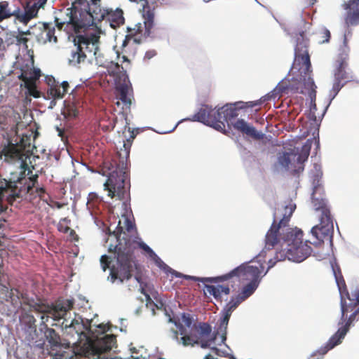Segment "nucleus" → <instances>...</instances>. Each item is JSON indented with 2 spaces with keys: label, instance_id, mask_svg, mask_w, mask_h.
I'll use <instances>...</instances> for the list:
<instances>
[{
  "label": "nucleus",
  "instance_id": "1",
  "mask_svg": "<svg viewBox=\"0 0 359 359\" xmlns=\"http://www.w3.org/2000/svg\"><path fill=\"white\" fill-rule=\"evenodd\" d=\"M323 189L316 185L312 193V204L318 214L319 224L311 231L313 241L303 240V231L298 228L289 226L290 218L296 208V205L290 202L287 205L278 208L273 214V221L265 236V249L271 250L280 245L284 247L283 251L277 252L274 257L269 261V269L273 267L278 261L287 258L294 262H302L308 258L312 248L309 243L318 246L323 243L327 237H332L334 232L333 217L325 198L321 196Z\"/></svg>",
  "mask_w": 359,
  "mask_h": 359
},
{
  "label": "nucleus",
  "instance_id": "2",
  "mask_svg": "<svg viewBox=\"0 0 359 359\" xmlns=\"http://www.w3.org/2000/svg\"><path fill=\"white\" fill-rule=\"evenodd\" d=\"M90 6L87 0H74L71 8H67L66 18L60 21L55 18V26L67 33L79 34L94 25L95 21L105 20L111 27L116 29L124 23L123 12L120 8H101L97 3L100 0H91Z\"/></svg>",
  "mask_w": 359,
  "mask_h": 359
},
{
  "label": "nucleus",
  "instance_id": "3",
  "mask_svg": "<svg viewBox=\"0 0 359 359\" xmlns=\"http://www.w3.org/2000/svg\"><path fill=\"white\" fill-rule=\"evenodd\" d=\"M124 217V226H121L119 220L113 235L116 237L118 243L116 245H110L109 251H114L116 262L110 269L111 281L114 283L118 280L120 283L130 279L133 273L140 270V265L135 256V247L131 237L136 233L135 224L126 215Z\"/></svg>",
  "mask_w": 359,
  "mask_h": 359
},
{
  "label": "nucleus",
  "instance_id": "4",
  "mask_svg": "<svg viewBox=\"0 0 359 359\" xmlns=\"http://www.w3.org/2000/svg\"><path fill=\"white\" fill-rule=\"evenodd\" d=\"M5 290L8 293L6 301L11 302L15 307L21 308L23 311L27 309L23 306H28V311H34L42 313L41 316V324L45 325L49 318L54 320H58L65 317L67 313L72 310L74 306V301L73 299L59 300L55 304H48L40 301L36 302L34 299H29L26 293L20 292L18 289L8 288L4 286Z\"/></svg>",
  "mask_w": 359,
  "mask_h": 359
},
{
  "label": "nucleus",
  "instance_id": "5",
  "mask_svg": "<svg viewBox=\"0 0 359 359\" xmlns=\"http://www.w3.org/2000/svg\"><path fill=\"white\" fill-rule=\"evenodd\" d=\"M290 71L295 76L294 80L303 86L294 87L292 85L291 88L300 93H304V88L311 90L310 96L312 98L313 94L315 97L316 91L314 88H316V86L311 76L312 70L310 56L308 53V42L304 39L302 34H300V38L297 39L294 49V60Z\"/></svg>",
  "mask_w": 359,
  "mask_h": 359
},
{
  "label": "nucleus",
  "instance_id": "6",
  "mask_svg": "<svg viewBox=\"0 0 359 359\" xmlns=\"http://www.w3.org/2000/svg\"><path fill=\"white\" fill-rule=\"evenodd\" d=\"M192 324V318L189 313H183L178 319V323L175 325L179 329V332L182 337L180 339V343L184 346H194L198 344L203 348H209L215 341L216 336H212L211 326L205 323H201L198 325H194L189 334H187V330L184 327H191Z\"/></svg>",
  "mask_w": 359,
  "mask_h": 359
},
{
  "label": "nucleus",
  "instance_id": "7",
  "mask_svg": "<svg viewBox=\"0 0 359 359\" xmlns=\"http://www.w3.org/2000/svg\"><path fill=\"white\" fill-rule=\"evenodd\" d=\"M236 104H226L217 110L211 106L203 104L198 111L189 120L198 121L210 126L218 131H222L225 130V123L238 115Z\"/></svg>",
  "mask_w": 359,
  "mask_h": 359
},
{
  "label": "nucleus",
  "instance_id": "8",
  "mask_svg": "<svg viewBox=\"0 0 359 359\" xmlns=\"http://www.w3.org/2000/svg\"><path fill=\"white\" fill-rule=\"evenodd\" d=\"M75 50L72 51L69 64L74 66L84 63L100 55V36L95 33L77 34L74 38Z\"/></svg>",
  "mask_w": 359,
  "mask_h": 359
},
{
  "label": "nucleus",
  "instance_id": "9",
  "mask_svg": "<svg viewBox=\"0 0 359 359\" xmlns=\"http://www.w3.org/2000/svg\"><path fill=\"white\" fill-rule=\"evenodd\" d=\"M262 266H253L248 264H241L233 269L229 273L223 276L214 278H196L190 276H184L187 280H198L202 283H218L229 280L234 277H237L239 280H250L259 283V277L262 273Z\"/></svg>",
  "mask_w": 359,
  "mask_h": 359
},
{
  "label": "nucleus",
  "instance_id": "10",
  "mask_svg": "<svg viewBox=\"0 0 359 359\" xmlns=\"http://www.w3.org/2000/svg\"><path fill=\"white\" fill-rule=\"evenodd\" d=\"M351 312L352 313L348 318H347L348 313H346L345 319L342 320L341 318V323L343 324L345 323L344 325L339 328L337 332L330 338L324 346L320 347L318 350L311 355V359H322L323 355H325L328 351L341 344L342 339L349 330L351 325L354 321L357 320L356 316L359 315V306L354 308Z\"/></svg>",
  "mask_w": 359,
  "mask_h": 359
},
{
  "label": "nucleus",
  "instance_id": "11",
  "mask_svg": "<svg viewBox=\"0 0 359 359\" xmlns=\"http://www.w3.org/2000/svg\"><path fill=\"white\" fill-rule=\"evenodd\" d=\"M128 174L122 161V166L119 165L111 172L106 182L104 184V189L108 191V196L111 198L117 196L120 200L123 199L126 194V180Z\"/></svg>",
  "mask_w": 359,
  "mask_h": 359
},
{
  "label": "nucleus",
  "instance_id": "12",
  "mask_svg": "<svg viewBox=\"0 0 359 359\" xmlns=\"http://www.w3.org/2000/svg\"><path fill=\"white\" fill-rule=\"evenodd\" d=\"M332 269L341 296V319L344 320L346 313L359 305V289L352 294L353 298H351L339 267H333Z\"/></svg>",
  "mask_w": 359,
  "mask_h": 359
},
{
  "label": "nucleus",
  "instance_id": "13",
  "mask_svg": "<svg viewBox=\"0 0 359 359\" xmlns=\"http://www.w3.org/2000/svg\"><path fill=\"white\" fill-rule=\"evenodd\" d=\"M348 56L347 54H341L335 62L334 82L331 90L332 99L347 82L352 81L353 79V76L346 71L348 65Z\"/></svg>",
  "mask_w": 359,
  "mask_h": 359
},
{
  "label": "nucleus",
  "instance_id": "14",
  "mask_svg": "<svg viewBox=\"0 0 359 359\" xmlns=\"http://www.w3.org/2000/svg\"><path fill=\"white\" fill-rule=\"evenodd\" d=\"M309 154L310 147L304 145L299 154L293 151L283 153L278 157V162L286 170H291L295 174L299 173L303 171V164L307 161Z\"/></svg>",
  "mask_w": 359,
  "mask_h": 359
},
{
  "label": "nucleus",
  "instance_id": "15",
  "mask_svg": "<svg viewBox=\"0 0 359 359\" xmlns=\"http://www.w3.org/2000/svg\"><path fill=\"white\" fill-rule=\"evenodd\" d=\"M126 79H128L127 76H126L123 83L116 86V99L117 100L115 104L121 109L122 112L130 111L132 98L133 97L131 84L128 81H126Z\"/></svg>",
  "mask_w": 359,
  "mask_h": 359
},
{
  "label": "nucleus",
  "instance_id": "16",
  "mask_svg": "<svg viewBox=\"0 0 359 359\" xmlns=\"http://www.w3.org/2000/svg\"><path fill=\"white\" fill-rule=\"evenodd\" d=\"M55 27L50 22H38L33 29V34L35 35L39 43L45 44L47 42L56 43L57 38L55 35Z\"/></svg>",
  "mask_w": 359,
  "mask_h": 359
},
{
  "label": "nucleus",
  "instance_id": "17",
  "mask_svg": "<svg viewBox=\"0 0 359 359\" xmlns=\"http://www.w3.org/2000/svg\"><path fill=\"white\" fill-rule=\"evenodd\" d=\"M46 83L48 86L47 93L49 97L53 100L63 98L68 92V89L69 88V85L67 81H62L60 83L58 81H55V78L53 76L47 77Z\"/></svg>",
  "mask_w": 359,
  "mask_h": 359
},
{
  "label": "nucleus",
  "instance_id": "18",
  "mask_svg": "<svg viewBox=\"0 0 359 359\" xmlns=\"http://www.w3.org/2000/svg\"><path fill=\"white\" fill-rule=\"evenodd\" d=\"M342 7L346 11L344 22L347 27L359 25V0H348L344 2Z\"/></svg>",
  "mask_w": 359,
  "mask_h": 359
},
{
  "label": "nucleus",
  "instance_id": "19",
  "mask_svg": "<svg viewBox=\"0 0 359 359\" xmlns=\"http://www.w3.org/2000/svg\"><path fill=\"white\" fill-rule=\"evenodd\" d=\"M141 43V40L137 36L126 35L121 46L123 62L130 63L128 57H134L137 52V46Z\"/></svg>",
  "mask_w": 359,
  "mask_h": 359
},
{
  "label": "nucleus",
  "instance_id": "20",
  "mask_svg": "<svg viewBox=\"0 0 359 359\" xmlns=\"http://www.w3.org/2000/svg\"><path fill=\"white\" fill-rule=\"evenodd\" d=\"M20 70L21 73L18 76V79L24 83L29 81L39 80L41 75V70L34 67L33 58L22 64L20 67Z\"/></svg>",
  "mask_w": 359,
  "mask_h": 359
},
{
  "label": "nucleus",
  "instance_id": "21",
  "mask_svg": "<svg viewBox=\"0 0 359 359\" xmlns=\"http://www.w3.org/2000/svg\"><path fill=\"white\" fill-rule=\"evenodd\" d=\"M40 8H41V4L39 3H34L31 6L27 4L25 8L24 12H22L20 8L17 7L15 8V13H17L15 19L27 25L32 19L37 16Z\"/></svg>",
  "mask_w": 359,
  "mask_h": 359
},
{
  "label": "nucleus",
  "instance_id": "22",
  "mask_svg": "<svg viewBox=\"0 0 359 359\" xmlns=\"http://www.w3.org/2000/svg\"><path fill=\"white\" fill-rule=\"evenodd\" d=\"M231 124L236 130L243 135H246L255 140H259L262 137V135L256 130L255 128L248 123L244 119L238 118L233 123H231Z\"/></svg>",
  "mask_w": 359,
  "mask_h": 359
},
{
  "label": "nucleus",
  "instance_id": "23",
  "mask_svg": "<svg viewBox=\"0 0 359 359\" xmlns=\"http://www.w3.org/2000/svg\"><path fill=\"white\" fill-rule=\"evenodd\" d=\"M144 29H145V25L144 26ZM152 30L154 31V36H152V35L149 36L150 37H152V38H156V37L160 36L161 32L163 31L161 28L156 27L154 22V28ZM143 31L144 30H143V27H142V24L137 23L135 25V27L133 28L128 29V33L127 35H132L134 36H137V38H140V39L141 40V42H142V39H143V36L144 37L149 36L146 34V29H144V33H143Z\"/></svg>",
  "mask_w": 359,
  "mask_h": 359
},
{
  "label": "nucleus",
  "instance_id": "24",
  "mask_svg": "<svg viewBox=\"0 0 359 359\" xmlns=\"http://www.w3.org/2000/svg\"><path fill=\"white\" fill-rule=\"evenodd\" d=\"M206 292L212 295L215 299L222 302V294L226 295L230 293V288L229 285H205Z\"/></svg>",
  "mask_w": 359,
  "mask_h": 359
},
{
  "label": "nucleus",
  "instance_id": "25",
  "mask_svg": "<svg viewBox=\"0 0 359 359\" xmlns=\"http://www.w3.org/2000/svg\"><path fill=\"white\" fill-rule=\"evenodd\" d=\"M80 320L81 322H79V319H74L70 325V327L73 328L79 335L83 334L84 331L90 330V322L86 320L84 323L81 318Z\"/></svg>",
  "mask_w": 359,
  "mask_h": 359
},
{
  "label": "nucleus",
  "instance_id": "26",
  "mask_svg": "<svg viewBox=\"0 0 359 359\" xmlns=\"http://www.w3.org/2000/svg\"><path fill=\"white\" fill-rule=\"evenodd\" d=\"M16 14L15 9H11L9 7L8 1H0V22L13 16L15 18Z\"/></svg>",
  "mask_w": 359,
  "mask_h": 359
},
{
  "label": "nucleus",
  "instance_id": "27",
  "mask_svg": "<svg viewBox=\"0 0 359 359\" xmlns=\"http://www.w3.org/2000/svg\"><path fill=\"white\" fill-rule=\"evenodd\" d=\"M3 153L6 157L11 159H20L22 155V149L13 144L6 147L3 150Z\"/></svg>",
  "mask_w": 359,
  "mask_h": 359
},
{
  "label": "nucleus",
  "instance_id": "28",
  "mask_svg": "<svg viewBox=\"0 0 359 359\" xmlns=\"http://www.w3.org/2000/svg\"><path fill=\"white\" fill-rule=\"evenodd\" d=\"M45 336L51 346H60L61 345L60 335L54 329L48 327L47 325H46Z\"/></svg>",
  "mask_w": 359,
  "mask_h": 359
},
{
  "label": "nucleus",
  "instance_id": "29",
  "mask_svg": "<svg viewBox=\"0 0 359 359\" xmlns=\"http://www.w3.org/2000/svg\"><path fill=\"white\" fill-rule=\"evenodd\" d=\"M222 318L219 325V330L222 332V341L224 342L226 339V330L231 313L223 309L222 311Z\"/></svg>",
  "mask_w": 359,
  "mask_h": 359
},
{
  "label": "nucleus",
  "instance_id": "30",
  "mask_svg": "<svg viewBox=\"0 0 359 359\" xmlns=\"http://www.w3.org/2000/svg\"><path fill=\"white\" fill-rule=\"evenodd\" d=\"M258 285L259 283H256L255 281L250 282L243 287L241 293L238 295L241 297V300L245 301L254 293L257 288Z\"/></svg>",
  "mask_w": 359,
  "mask_h": 359
},
{
  "label": "nucleus",
  "instance_id": "31",
  "mask_svg": "<svg viewBox=\"0 0 359 359\" xmlns=\"http://www.w3.org/2000/svg\"><path fill=\"white\" fill-rule=\"evenodd\" d=\"M101 202L102 199L97 196V194L96 193L91 192L88 194L86 205L89 210L94 212L98 208V205Z\"/></svg>",
  "mask_w": 359,
  "mask_h": 359
},
{
  "label": "nucleus",
  "instance_id": "32",
  "mask_svg": "<svg viewBox=\"0 0 359 359\" xmlns=\"http://www.w3.org/2000/svg\"><path fill=\"white\" fill-rule=\"evenodd\" d=\"M37 80L29 81L28 82L24 83L25 88L27 90L28 94L35 98L41 97V92L37 90L36 82Z\"/></svg>",
  "mask_w": 359,
  "mask_h": 359
},
{
  "label": "nucleus",
  "instance_id": "33",
  "mask_svg": "<svg viewBox=\"0 0 359 359\" xmlns=\"http://www.w3.org/2000/svg\"><path fill=\"white\" fill-rule=\"evenodd\" d=\"M243 302V300H241V297L238 295L232 297L231 300L226 304L224 309L232 313V312Z\"/></svg>",
  "mask_w": 359,
  "mask_h": 359
},
{
  "label": "nucleus",
  "instance_id": "34",
  "mask_svg": "<svg viewBox=\"0 0 359 359\" xmlns=\"http://www.w3.org/2000/svg\"><path fill=\"white\" fill-rule=\"evenodd\" d=\"M105 67L109 74L114 76H116L121 72V69H123V67H121L117 62H108Z\"/></svg>",
  "mask_w": 359,
  "mask_h": 359
},
{
  "label": "nucleus",
  "instance_id": "35",
  "mask_svg": "<svg viewBox=\"0 0 359 359\" xmlns=\"http://www.w3.org/2000/svg\"><path fill=\"white\" fill-rule=\"evenodd\" d=\"M158 267L165 272L171 271L172 269L168 266L156 253L151 257Z\"/></svg>",
  "mask_w": 359,
  "mask_h": 359
},
{
  "label": "nucleus",
  "instance_id": "36",
  "mask_svg": "<svg viewBox=\"0 0 359 359\" xmlns=\"http://www.w3.org/2000/svg\"><path fill=\"white\" fill-rule=\"evenodd\" d=\"M70 223V219L65 217L62 219L57 224V230L62 233H67L70 230L68 224Z\"/></svg>",
  "mask_w": 359,
  "mask_h": 359
},
{
  "label": "nucleus",
  "instance_id": "37",
  "mask_svg": "<svg viewBox=\"0 0 359 359\" xmlns=\"http://www.w3.org/2000/svg\"><path fill=\"white\" fill-rule=\"evenodd\" d=\"M56 359H78V355L72 350L63 351L56 355Z\"/></svg>",
  "mask_w": 359,
  "mask_h": 359
},
{
  "label": "nucleus",
  "instance_id": "38",
  "mask_svg": "<svg viewBox=\"0 0 359 359\" xmlns=\"http://www.w3.org/2000/svg\"><path fill=\"white\" fill-rule=\"evenodd\" d=\"M15 38L16 40V45L22 46L26 49L28 48L27 43L29 42V39L27 36H23L18 32V34L15 36Z\"/></svg>",
  "mask_w": 359,
  "mask_h": 359
},
{
  "label": "nucleus",
  "instance_id": "39",
  "mask_svg": "<svg viewBox=\"0 0 359 359\" xmlns=\"http://www.w3.org/2000/svg\"><path fill=\"white\" fill-rule=\"evenodd\" d=\"M131 144L129 140H127L126 142H124L123 144V148L124 149H121L120 152H118L119 156L123 155V156L127 158L129 157L130 154V149Z\"/></svg>",
  "mask_w": 359,
  "mask_h": 359
},
{
  "label": "nucleus",
  "instance_id": "40",
  "mask_svg": "<svg viewBox=\"0 0 359 359\" xmlns=\"http://www.w3.org/2000/svg\"><path fill=\"white\" fill-rule=\"evenodd\" d=\"M320 38H321V42L322 43H327L329 42L331 34L328 29H323L320 33Z\"/></svg>",
  "mask_w": 359,
  "mask_h": 359
},
{
  "label": "nucleus",
  "instance_id": "41",
  "mask_svg": "<svg viewBox=\"0 0 359 359\" xmlns=\"http://www.w3.org/2000/svg\"><path fill=\"white\" fill-rule=\"evenodd\" d=\"M139 246L140 248H142L144 251H145L148 254V255L150 258L155 254V252L153 251V250L149 246H148L146 243H144L143 242L140 243Z\"/></svg>",
  "mask_w": 359,
  "mask_h": 359
},
{
  "label": "nucleus",
  "instance_id": "42",
  "mask_svg": "<svg viewBox=\"0 0 359 359\" xmlns=\"http://www.w3.org/2000/svg\"><path fill=\"white\" fill-rule=\"evenodd\" d=\"M100 263L104 271L109 268L110 261L107 255H102L100 258Z\"/></svg>",
  "mask_w": 359,
  "mask_h": 359
},
{
  "label": "nucleus",
  "instance_id": "43",
  "mask_svg": "<svg viewBox=\"0 0 359 359\" xmlns=\"http://www.w3.org/2000/svg\"><path fill=\"white\" fill-rule=\"evenodd\" d=\"M211 350L215 355L209 353L205 356V359H218V357L220 356L219 350L215 347L212 348Z\"/></svg>",
  "mask_w": 359,
  "mask_h": 359
},
{
  "label": "nucleus",
  "instance_id": "44",
  "mask_svg": "<svg viewBox=\"0 0 359 359\" xmlns=\"http://www.w3.org/2000/svg\"><path fill=\"white\" fill-rule=\"evenodd\" d=\"M67 111L68 115L73 117H76L79 114V111L74 106H68L67 108Z\"/></svg>",
  "mask_w": 359,
  "mask_h": 359
},
{
  "label": "nucleus",
  "instance_id": "45",
  "mask_svg": "<svg viewBox=\"0 0 359 359\" xmlns=\"http://www.w3.org/2000/svg\"><path fill=\"white\" fill-rule=\"evenodd\" d=\"M157 54L156 51L155 50H149L145 53L144 60H149L150 59L153 58L154 56H156Z\"/></svg>",
  "mask_w": 359,
  "mask_h": 359
},
{
  "label": "nucleus",
  "instance_id": "46",
  "mask_svg": "<svg viewBox=\"0 0 359 359\" xmlns=\"http://www.w3.org/2000/svg\"><path fill=\"white\" fill-rule=\"evenodd\" d=\"M29 146H30V143L27 144V142H25V140L24 139V137H22L20 141V147H22V149L23 150H25L27 149V151H29Z\"/></svg>",
  "mask_w": 359,
  "mask_h": 359
},
{
  "label": "nucleus",
  "instance_id": "47",
  "mask_svg": "<svg viewBox=\"0 0 359 359\" xmlns=\"http://www.w3.org/2000/svg\"><path fill=\"white\" fill-rule=\"evenodd\" d=\"M25 318L28 319L27 323L30 325V326L32 325H34L35 323V322H36V320H35L34 317L32 315L26 314Z\"/></svg>",
  "mask_w": 359,
  "mask_h": 359
},
{
  "label": "nucleus",
  "instance_id": "48",
  "mask_svg": "<svg viewBox=\"0 0 359 359\" xmlns=\"http://www.w3.org/2000/svg\"><path fill=\"white\" fill-rule=\"evenodd\" d=\"M168 273H171L172 275H174L175 277H181L182 275L181 273L177 272L172 269L171 271H168Z\"/></svg>",
  "mask_w": 359,
  "mask_h": 359
},
{
  "label": "nucleus",
  "instance_id": "49",
  "mask_svg": "<svg viewBox=\"0 0 359 359\" xmlns=\"http://www.w3.org/2000/svg\"><path fill=\"white\" fill-rule=\"evenodd\" d=\"M20 34H22L23 36H26L27 35H31L33 34V31L32 32L30 29H28L25 32L23 31H19Z\"/></svg>",
  "mask_w": 359,
  "mask_h": 359
},
{
  "label": "nucleus",
  "instance_id": "50",
  "mask_svg": "<svg viewBox=\"0 0 359 359\" xmlns=\"http://www.w3.org/2000/svg\"><path fill=\"white\" fill-rule=\"evenodd\" d=\"M36 191L40 197H41L42 194L45 193V189L43 188H39V189L37 188Z\"/></svg>",
  "mask_w": 359,
  "mask_h": 359
},
{
  "label": "nucleus",
  "instance_id": "51",
  "mask_svg": "<svg viewBox=\"0 0 359 359\" xmlns=\"http://www.w3.org/2000/svg\"><path fill=\"white\" fill-rule=\"evenodd\" d=\"M140 291H141V293L143 294L144 295H145L146 298L147 299H150V297L149 295L146 292L144 288L143 287H141L140 288Z\"/></svg>",
  "mask_w": 359,
  "mask_h": 359
},
{
  "label": "nucleus",
  "instance_id": "52",
  "mask_svg": "<svg viewBox=\"0 0 359 359\" xmlns=\"http://www.w3.org/2000/svg\"><path fill=\"white\" fill-rule=\"evenodd\" d=\"M257 104H258L257 102H249L246 103L248 107H253L255 105H257Z\"/></svg>",
  "mask_w": 359,
  "mask_h": 359
},
{
  "label": "nucleus",
  "instance_id": "53",
  "mask_svg": "<svg viewBox=\"0 0 359 359\" xmlns=\"http://www.w3.org/2000/svg\"><path fill=\"white\" fill-rule=\"evenodd\" d=\"M135 278L136 280H137L138 283H140V284H142V277H141V276H140V275L137 274V275H135Z\"/></svg>",
  "mask_w": 359,
  "mask_h": 359
},
{
  "label": "nucleus",
  "instance_id": "54",
  "mask_svg": "<svg viewBox=\"0 0 359 359\" xmlns=\"http://www.w3.org/2000/svg\"><path fill=\"white\" fill-rule=\"evenodd\" d=\"M46 0H39L36 3H39V4H41V7H43V6L46 3Z\"/></svg>",
  "mask_w": 359,
  "mask_h": 359
},
{
  "label": "nucleus",
  "instance_id": "55",
  "mask_svg": "<svg viewBox=\"0 0 359 359\" xmlns=\"http://www.w3.org/2000/svg\"><path fill=\"white\" fill-rule=\"evenodd\" d=\"M4 45V40L1 37H0V48H1V46H3Z\"/></svg>",
  "mask_w": 359,
  "mask_h": 359
},
{
  "label": "nucleus",
  "instance_id": "56",
  "mask_svg": "<svg viewBox=\"0 0 359 359\" xmlns=\"http://www.w3.org/2000/svg\"><path fill=\"white\" fill-rule=\"evenodd\" d=\"M69 231H70V236H73V235L76 234V232L74 230L70 229Z\"/></svg>",
  "mask_w": 359,
  "mask_h": 359
},
{
  "label": "nucleus",
  "instance_id": "57",
  "mask_svg": "<svg viewBox=\"0 0 359 359\" xmlns=\"http://www.w3.org/2000/svg\"><path fill=\"white\" fill-rule=\"evenodd\" d=\"M175 338L176 339H177V340L179 339V338H178V332L177 331L175 332Z\"/></svg>",
  "mask_w": 359,
  "mask_h": 359
},
{
  "label": "nucleus",
  "instance_id": "58",
  "mask_svg": "<svg viewBox=\"0 0 359 359\" xmlns=\"http://www.w3.org/2000/svg\"><path fill=\"white\" fill-rule=\"evenodd\" d=\"M130 350L132 351L133 353H137V350L135 348H131Z\"/></svg>",
  "mask_w": 359,
  "mask_h": 359
},
{
  "label": "nucleus",
  "instance_id": "59",
  "mask_svg": "<svg viewBox=\"0 0 359 359\" xmlns=\"http://www.w3.org/2000/svg\"><path fill=\"white\" fill-rule=\"evenodd\" d=\"M2 262H3V261H2V259H1V260H0V266L1 265Z\"/></svg>",
  "mask_w": 359,
  "mask_h": 359
},
{
  "label": "nucleus",
  "instance_id": "60",
  "mask_svg": "<svg viewBox=\"0 0 359 359\" xmlns=\"http://www.w3.org/2000/svg\"><path fill=\"white\" fill-rule=\"evenodd\" d=\"M117 55H118V57H119V56H120V54H119V53H118V52H117Z\"/></svg>",
  "mask_w": 359,
  "mask_h": 359
}]
</instances>
